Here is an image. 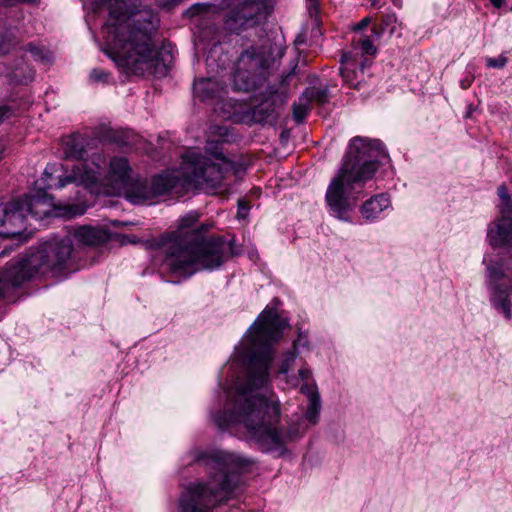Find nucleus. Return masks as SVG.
<instances>
[{
    "instance_id": "nucleus-2",
    "label": "nucleus",
    "mask_w": 512,
    "mask_h": 512,
    "mask_svg": "<svg viewBox=\"0 0 512 512\" xmlns=\"http://www.w3.org/2000/svg\"><path fill=\"white\" fill-rule=\"evenodd\" d=\"M108 11L102 29L105 53L126 73L165 76L168 68L152 39L160 23L158 14L140 0H108Z\"/></svg>"
},
{
    "instance_id": "nucleus-44",
    "label": "nucleus",
    "mask_w": 512,
    "mask_h": 512,
    "mask_svg": "<svg viewBox=\"0 0 512 512\" xmlns=\"http://www.w3.org/2000/svg\"><path fill=\"white\" fill-rule=\"evenodd\" d=\"M373 33L375 36L379 37L381 35L380 32H378L375 28L373 29Z\"/></svg>"
},
{
    "instance_id": "nucleus-46",
    "label": "nucleus",
    "mask_w": 512,
    "mask_h": 512,
    "mask_svg": "<svg viewBox=\"0 0 512 512\" xmlns=\"http://www.w3.org/2000/svg\"><path fill=\"white\" fill-rule=\"evenodd\" d=\"M511 11H512V6H511Z\"/></svg>"
},
{
    "instance_id": "nucleus-28",
    "label": "nucleus",
    "mask_w": 512,
    "mask_h": 512,
    "mask_svg": "<svg viewBox=\"0 0 512 512\" xmlns=\"http://www.w3.org/2000/svg\"><path fill=\"white\" fill-rule=\"evenodd\" d=\"M507 61V57L503 54L499 55L497 58L488 57L486 58V66L489 68L502 69L506 66Z\"/></svg>"
},
{
    "instance_id": "nucleus-43",
    "label": "nucleus",
    "mask_w": 512,
    "mask_h": 512,
    "mask_svg": "<svg viewBox=\"0 0 512 512\" xmlns=\"http://www.w3.org/2000/svg\"><path fill=\"white\" fill-rule=\"evenodd\" d=\"M290 77V74L286 75L285 77H282L281 84H284L286 79Z\"/></svg>"
},
{
    "instance_id": "nucleus-20",
    "label": "nucleus",
    "mask_w": 512,
    "mask_h": 512,
    "mask_svg": "<svg viewBox=\"0 0 512 512\" xmlns=\"http://www.w3.org/2000/svg\"><path fill=\"white\" fill-rule=\"evenodd\" d=\"M390 206V198L386 194H378L366 200L360 212L366 221H374Z\"/></svg>"
},
{
    "instance_id": "nucleus-14",
    "label": "nucleus",
    "mask_w": 512,
    "mask_h": 512,
    "mask_svg": "<svg viewBox=\"0 0 512 512\" xmlns=\"http://www.w3.org/2000/svg\"><path fill=\"white\" fill-rule=\"evenodd\" d=\"M260 101L251 108L252 120L256 123H273L278 116V108L284 103L286 95L271 85L259 93Z\"/></svg>"
},
{
    "instance_id": "nucleus-4",
    "label": "nucleus",
    "mask_w": 512,
    "mask_h": 512,
    "mask_svg": "<svg viewBox=\"0 0 512 512\" xmlns=\"http://www.w3.org/2000/svg\"><path fill=\"white\" fill-rule=\"evenodd\" d=\"M389 159L384 145L376 139L356 136L350 140L342 166L329 183L325 202L331 216L351 222V213L364 196V182Z\"/></svg>"
},
{
    "instance_id": "nucleus-1",
    "label": "nucleus",
    "mask_w": 512,
    "mask_h": 512,
    "mask_svg": "<svg viewBox=\"0 0 512 512\" xmlns=\"http://www.w3.org/2000/svg\"><path fill=\"white\" fill-rule=\"evenodd\" d=\"M288 326L273 308H265L247 331L238 352V359L245 367V376L235 386V391H224L222 409L211 412V419L221 431L233 433L243 426L250 441L265 452L284 455L287 444L297 441L314 426L305 417L295 415L282 426L281 403L267 386L273 360V346Z\"/></svg>"
},
{
    "instance_id": "nucleus-17",
    "label": "nucleus",
    "mask_w": 512,
    "mask_h": 512,
    "mask_svg": "<svg viewBox=\"0 0 512 512\" xmlns=\"http://www.w3.org/2000/svg\"><path fill=\"white\" fill-rule=\"evenodd\" d=\"M120 192H122L124 197L132 204H144L153 200V193L150 191L149 181L142 178H131Z\"/></svg>"
},
{
    "instance_id": "nucleus-9",
    "label": "nucleus",
    "mask_w": 512,
    "mask_h": 512,
    "mask_svg": "<svg viewBox=\"0 0 512 512\" xmlns=\"http://www.w3.org/2000/svg\"><path fill=\"white\" fill-rule=\"evenodd\" d=\"M206 151L213 154L217 162L199 152L189 151L183 157V174L196 187L213 190L222 187L224 178L234 169V164L224 157L218 143L208 141Z\"/></svg>"
},
{
    "instance_id": "nucleus-36",
    "label": "nucleus",
    "mask_w": 512,
    "mask_h": 512,
    "mask_svg": "<svg viewBox=\"0 0 512 512\" xmlns=\"http://www.w3.org/2000/svg\"><path fill=\"white\" fill-rule=\"evenodd\" d=\"M472 82H473V77L472 76H467V77H465L464 79H462L460 81V86L463 89H467V88H469L471 86Z\"/></svg>"
},
{
    "instance_id": "nucleus-19",
    "label": "nucleus",
    "mask_w": 512,
    "mask_h": 512,
    "mask_svg": "<svg viewBox=\"0 0 512 512\" xmlns=\"http://www.w3.org/2000/svg\"><path fill=\"white\" fill-rule=\"evenodd\" d=\"M74 237L78 242L89 246L101 245L109 240V234L106 230L90 226L75 229Z\"/></svg>"
},
{
    "instance_id": "nucleus-37",
    "label": "nucleus",
    "mask_w": 512,
    "mask_h": 512,
    "mask_svg": "<svg viewBox=\"0 0 512 512\" xmlns=\"http://www.w3.org/2000/svg\"><path fill=\"white\" fill-rule=\"evenodd\" d=\"M102 137L110 141L118 142V139L115 137V132L111 129L107 130L106 133L102 135Z\"/></svg>"
},
{
    "instance_id": "nucleus-8",
    "label": "nucleus",
    "mask_w": 512,
    "mask_h": 512,
    "mask_svg": "<svg viewBox=\"0 0 512 512\" xmlns=\"http://www.w3.org/2000/svg\"><path fill=\"white\" fill-rule=\"evenodd\" d=\"M89 141L80 133H73L62 139V150L66 159L83 160L74 165L70 174L58 177L56 188H63L75 183L87 189H92L102 176L106 158L102 152H95L88 157L87 149Z\"/></svg>"
},
{
    "instance_id": "nucleus-29",
    "label": "nucleus",
    "mask_w": 512,
    "mask_h": 512,
    "mask_svg": "<svg viewBox=\"0 0 512 512\" xmlns=\"http://www.w3.org/2000/svg\"><path fill=\"white\" fill-rule=\"evenodd\" d=\"M250 205L245 199L238 200L237 218L244 220L248 217Z\"/></svg>"
},
{
    "instance_id": "nucleus-35",
    "label": "nucleus",
    "mask_w": 512,
    "mask_h": 512,
    "mask_svg": "<svg viewBox=\"0 0 512 512\" xmlns=\"http://www.w3.org/2000/svg\"><path fill=\"white\" fill-rule=\"evenodd\" d=\"M179 3H180V0H167V1L163 2V3H161L160 5L163 8L171 9V8L177 6Z\"/></svg>"
},
{
    "instance_id": "nucleus-26",
    "label": "nucleus",
    "mask_w": 512,
    "mask_h": 512,
    "mask_svg": "<svg viewBox=\"0 0 512 512\" xmlns=\"http://www.w3.org/2000/svg\"><path fill=\"white\" fill-rule=\"evenodd\" d=\"M309 103L307 100L300 99V102L298 104H294L293 106V117L297 123H301L309 112Z\"/></svg>"
},
{
    "instance_id": "nucleus-24",
    "label": "nucleus",
    "mask_w": 512,
    "mask_h": 512,
    "mask_svg": "<svg viewBox=\"0 0 512 512\" xmlns=\"http://www.w3.org/2000/svg\"><path fill=\"white\" fill-rule=\"evenodd\" d=\"M303 99L307 100V102L325 104L328 101V89L326 87L308 88L301 96V100Z\"/></svg>"
},
{
    "instance_id": "nucleus-45",
    "label": "nucleus",
    "mask_w": 512,
    "mask_h": 512,
    "mask_svg": "<svg viewBox=\"0 0 512 512\" xmlns=\"http://www.w3.org/2000/svg\"><path fill=\"white\" fill-rule=\"evenodd\" d=\"M237 512H240V510L238 509Z\"/></svg>"
},
{
    "instance_id": "nucleus-40",
    "label": "nucleus",
    "mask_w": 512,
    "mask_h": 512,
    "mask_svg": "<svg viewBox=\"0 0 512 512\" xmlns=\"http://www.w3.org/2000/svg\"><path fill=\"white\" fill-rule=\"evenodd\" d=\"M0 3L5 6H11L16 3V0H0Z\"/></svg>"
},
{
    "instance_id": "nucleus-41",
    "label": "nucleus",
    "mask_w": 512,
    "mask_h": 512,
    "mask_svg": "<svg viewBox=\"0 0 512 512\" xmlns=\"http://www.w3.org/2000/svg\"><path fill=\"white\" fill-rule=\"evenodd\" d=\"M383 3L381 0H372L371 6L374 8H380L382 7Z\"/></svg>"
},
{
    "instance_id": "nucleus-39",
    "label": "nucleus",
    "mask_w": 512,
    "mask_h": 512,
    "mask_svg": "<svg viewBox=\"0 0 512 512\" xmlns=\"http://www.w3.org/2000/svg\"><path fill=\"white\" fill-rule=\"evenodd\" d=\"M495 8L502 7L504 0H490Z\"/></svg>"
},
{
    "instance_id": "nucleus-23",
    "label": "nucleus",
    "mask_w": 512,
    "mask_h": 512,
    "mask_svg": "<svg viewBox=\"0 0 512 512\" xmlns=\"http://www.w3.org/2000/svg\"><path fill=\"white\" fill-rule=\"evenodd\" d=\"M35 71L26 64H19L8 73V77L12 83L27 84L34 78Z\"/></svg>"
},
{
    "instance_id": "nucleus-3",
    "label": "nucleus",
    "mask_w": 512,
    "mask_h": 512,
    "mask_svg": "<svg viewBox=\"0 0 512 512\" xmlns=\"http://www.w3.org/2000/svg\"><path fill=\"white\" fill-rule=\"evenodd\" d=\"M200 214L190 211L178 220L177 229L147 242L150 249H163V266L178 276L190 277L201 270H215L231 256L241 254L235 238L208 236L212 224L199 223Z\"/></svg>"
},
{
    "instance_id": "nucleus-15",
    "label": "nucleus",
    "mask_w": 512,
    "mask_h": 512,
    "mask_svg": "<svg viewBox=\"0 0 512 512\" xmlns=\"http://www.w3.org/2000/svg\"><path fill=\"white\" fill-rule=\"evenodd\" d=\"M105 167L106 165L103 167L102 176L94 186L106 181L107 184L120 191L132 178V169L125 157H113L109 162L107 173H105Z\"/></svg>"
},
{
    "instance_id": "nucleus-5",
    "label": "nucleus",
    "mask_w": 512,
    "mask_h": 512,
    "mask_svg": "<svg viewBox=\"0 0 512 512\" xmlns=\"http://www.w3.org/2000/svg\"><path fill=\"white\" fill-rule=\"evenodd\" d=\"M195 461L204 467L208 480L184 488L178 500L180 512H213L233 499L241 491V475L251 465L249 459L222 450L198 452Z\"/></svg>"
},
{
    "instance_id": "nucleus-33",
    "label": "nucleus",
    "mask_w": 512,
    "mask_h": 512,
    "mask_svg": "<svg viewBox=\"0 0 512 512\" xmlns=\"http://www.w3.org/2000/svg\"><path fill=\"white\" fill-rule=\"evenodd\" d=\"M397 19L394 14H387L382 18V24L384 26H390L394 23H396Z\"/></svg>"
},
{
    "instance_id": "nucleus-16",
    "label": "nucleus",
    "mask_w": 512,
    "mask_h": 512,
    "mask_svg": "<svg viewBox=\"0 0 512 512\" xmlns=\"http://www.w3.org/2000/svg\"><path fill=\"white\" fill-rule=\"evenodd\" d=\"M193 90L195 96L201 101L222 100L227 93L224 83L213 78L195 81Z\"/></svg>"
},
{
    "instance_id": "nucleus-34",
    "label": "nucleus",
    "mask_w": 512,
    "mask_h": 512,
    "mask_svg": "<svg viewBox=\"0 0 512 512\" xmlns=\"http://www.w3.org/2000/svg\"><path fill=\"white\" fill-rule=\"evenodd\" d=\"M371 22V19L369 17L363 18L359 23H357L354 27L355 31H360L367 27Z\"/></svg>"
},
{
    "instance_id": "nucleus-42",
    "label": "nucleus",
    "mask_w": 512,
    "mask_h": 512,
    "mask_svg": "<svg viewBox=\"0 0 512 512\" xmlns=\"http://www.w3.org/2000/svg\"><path fill=\"white\" fill-rule=\"evenodd\" d=\"M310 2V8L316 5V0H308Z\"/></svg>"
},
{
    "instance_id": "nucleus-10",
    "label": "nucleus",
    "mask_w": 512,
    "mask_h": 512,
    "mask_svg": "<svg viewBox=\"0 0 512 512\" xmlns=\"http://www.w3.org/2000/svg\"><path fill=\"white\" fill-rule=\"evenodd\" d=\"M53 197L45 192L24 195L8 203H0V236H20L26 228V218L42 220L51 214Z\"/></svg>"
},
{
    "instance_id": "nucleus-22",
    "label": "nucleus",
    "mask_w": 512,
    "mask_h": 512,
    "mask_svg": "<svg viewBox=\"0 0 512 512\" xmlns=\"http://www.w3.org/2000/svg\"><path fill=\"white\" fill-rule=\"evenodd\" d=\"M24 51L29 52L32 58L45 65H49L53 61L52 52L44 45L39 43L30 42L22 48Z\"/></svg>"
},
{
    "instance_id": "nucleus-18",
    "label": "nucleus",
    "mask_w": 512,
    "mask_h": 512,
    "mask_svg": "<svg viewBox=\"0 0 512 512\" xmlns=\"http://www.w3.org/2000/svg\"><path fill=\"white\" fill-rule=\"evenodd\" d=\"M366 63L367 60L365 59L358 65L354 61L350 60V56L348 54H343V67L340 69V74L344 83L350 88L359 89L361 83L364 81V68Z\"/></svg>"
},
{
    "instance_id": "nucleus-13",
    "label": "nucleus",
    "mask_w": 512,
    "mask_h": 512,
    "mask_svg": "<svg viewBox=\"0 0 512 512\" xmlns=\"http://www.w3.org/2000/svg\"><path fill=\"white\" fill-rule=\"evenodd\" d=\"M275 0H243L231 9L225 18V27L231 32H239L255 26L266 18Z\"/></svg>"
},
{
    "instance_id": "nucleus-27",
    "label": "nucleus",
    "mask_w": 512,
    "mask_h": 512,
    "mask_svg": "<svg viewBox=\"0 0 512 512\" xmlns=\"http://www.w3.org/2000/svg\"><path fill=\"white\" fill-rule=\"evenodd\" d=\"M358 45L363 54L373 55L376 53V47L374 46L373 40L370 37L360 39Z\"/></svg>"
},
{
    "instance_id": "nucleus-25",
    "label": "nucleus",
    "mask_w": 512,
    "mask_h": 512,
    "mask_svg": "<svg viewBox=\"0 0 512 512\" xmlns=\"http://www.w3.org/2000/svg\"><path fill=\"white\" fill-rule=\"evenodd\" d=\"M18 44V41L11 31H5L0 34V54H7Z\"/></svg>"
},
{
    "instance_id": "nucleus-21",
    "label": "nucleus",
    "mask_w": 512,
    "mask_h": 512,
    "mask_svg": "<svg viewBox=\"0 0 512 512\" xmlns=\"http://www.w3.org/2000/svg\"><path fill=\"white\" fill-rule=\"evenodd\" d=\"M179 182V178L172 173H162L155 175L149 182L150 191L153 193V199L169 193Z\"/></svg>"
},
{
    "instance_id": "nucleus-11",
    "label": "nucleus",
    "mask_w": 512,
    "mask_h": 512,
    "mask_svg": "<svg viewBox=\"0 0 512 512\" xmlns=\"http://www.w3.org/2000/svg\"><path fill=\"white\" fill-rule=\"evenodd\" d=\"M298 352L292 348L287 351L283 358L276 376L284 381L287 387H300V392L308 399V405L305 410V417L311 424H317L321 411V399L312 371L306 363H303L297 370V374L292 373L296 365Z\"/></svg>"
},
{
    "instance_id": "nucleus-38",
    "label": "nucleus",
    "mask_w": 512,
    "mask_h": 512,
    "mask_svg": "<svg viewBox=\"0 0 512 512\" xmlns=\"http://www.w3.org/2000/svg\"><path fill=\"white\" fill-rule=\"evenodd\" d=\"M54 170H55V165L54 164L47 165V167L44 170V175L50 177L53 174Z\"/></svg>"
},
{
    "instance_id": "nucleus-31",
    "label": "nucleus",
    "mask_w": 512,
    "mask_h": 512,
    "mask_svg": "<svg viewBox=\"0 0 512 512\" xmlns=\"http://www.w3.org/2000/svg\"><path fill=\"white\" fill-rule=\"evenodd\" d=\"M308 343L307 336L302 332L299 333L298 339L293 342L292 349L297 351L299 346H306Z\"/></svg>"
},
{
    "instance_id": "nucleus-32",
    "label": "nucleus",
    "mask_w": 512,
    "mask_h": 512,
    "mask_svg": "<svg viewBox=\"0 0 512 512\" xmlns=\"http://www.w3.org/2000/svg\"><path fill=\"white\" fill-rule=\"evenodd\" d=\"M213 133L220 136L222 142L226 141V137L228 136V129L223 126H214Z\"/></svg>"
},
{
    "instance_id": "nucleus-12",
    "label": "nucleus",
    "mask_w": 512,
    "mask_h": 512,
    "mask_svg": "<svg viewBox=\"0 0 512 512\" xmlns=\"http://www.w3.org/2000/svg\"><path fill=\"white\" fill-rule=\"evenodd\" d=\"M270 74V62L260 47L242 51L235 63L233 87L237 91H254L262 87Z\"/></svg>"
},
{
    "instance_id": "nucleus-30",
    "label": "nucleus",
    "mask_w": 512,
    "mask_h": 512,
    "mask_svg": "<svg viewBox=\"0 0 512 512\" xmlns=\"http://www.w3.org/2000/svg\"><path fill=\"white\" fill-rule=\"evenodd\" d=\"M90 78L94 82L106 83L109 78V73L102 69H93L90 73Z\"/></svg>"
},
{
    "instance_id": "nucleus-6",
    "label": "nucleus",
    "mask_w": 512,
    "mask_h": 512,
    "mask_svg": "<svg viewBox=\"0 0 512 512\" xmlns=\"http://www.w3.org/2000/svg\"><path fill=\"white\" fill-rule=\"evenodd\" d=\"M497 194L498 217L490 223L487 238L493 247L512 246V198L505 185L498 187ZM483 262L487 265V287L491 305L506 319H511L512 272L502 263L488 261L487 258Z\"/></svg>"
},
{
    "instance_id": "nucleus-7",
    "label": "nucleus",
    "mask_w": 512,
    "mask_h": 512,
    "mask_svg": "<svg viewBox=\"0 0 512 512\" xmlns=\"http://www.w3.org/2000/svg\"><path fill=\"white\" fill-rule=\"evenodd\" d=\"M72 250V240L69 237L53 238L46 241L39 250L26 259L8 263L0 270V297L7 301H14V291L36 274L63 273Z\"/></svg>"
}]
</instances>
